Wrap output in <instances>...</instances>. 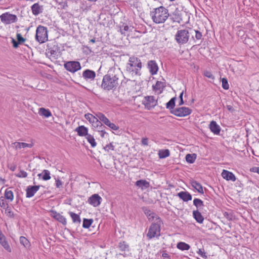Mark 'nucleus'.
I'll return each mask as SVG.
<instances>
[{"mask_svg":"<svg viewBox=\"0 0 259 259\" xmlns=\"http://www.w3.org/2000/svg\"><path fill=\"white\" fill-rule=\"evenodd\" d=\"M195 33V37L197 40H200L202 39V35L201 32L197 30H194Z\"/></svg>","mask_w":259,"mask_h":259,"instance_id":"obj_47","label":"nucleus"},{"mask_svg":"<svg viewBox=\"0 0 259 259\" xmlns=\"http://www.w3.org/2000/svg\"><path fill=\"white\" fill-rule=\"evenodd\" d=\"M16 36L17 41L20 45L22 44L25 41V39L22 36L20 33H17Z\"/></svg>","mask_w":259,"mask_h":259,"instance_id":"obj_49","label":"nucleus"},{"mask_svg":"<svg viewBox=\"0 0 259 259\" xmlns=\"http://www.w3.org/2000/svg\"><path fill=\"white\" fill-rule=\"evenodd\" d=\"M129 29V27L127 25L123 24L122 26L120 27V32L121 34H125V32L127 31Z\"/></svg>","mask_w":259,"mask_h":259,"instance_id":"obj_46","label":"nucleus"},{"mask_svg":"<svg viewBox=\"0 0 259 259\" xmlns=\"http://www.w3.org/2000/svg\"><path fill=\"white\" fill-rule=\"evenodd\" d=\"M0 244H1L3 247L8 252H11V248L6 240V237L5 239H3V240H0Z\"/></svg>","mask_w":259,"mask_h":259,"instance_id":"obj_35","label":"nucleus"},{"mask_svg":"<svg viewBox=\"0 0 259 259\" xmlns=\"http://www.w3.org/2000/svg\"><path fill=\"white\" fill-rule=\"evenodd\" d=\"M38 114L45 117H49L52 115L51 111L49 109L44 108H40L38 111Z\"/></svg>","mask_w":259,"mask_h":259,"instance_id":"obj_30","label":"nucleus"},{"mask_svg":"<svg viewBox=\"0 0 259 259\" xmlns=\"http://www.w3.org/2000/svg\"><path fill=\"white\" fill-rule=\"evenodd\" d=\"M96 116L98 117L100 120L112 130L117 131L119 129V127L117 125H115L114 123L111 122L103 113H98L96 114Z\"/></svg>","mask_w":259,"mask_h":259,"instance_id":"obj_10","label":"nucleus"},{"mask_svg":"<svg viewBox=\"0 0 259 259\" xmlns=\"http://www.w3.org/2000/svg\"><path fill=\"white\" fill-rule=\"evenodd\" d=\"M144 213L147 215L149 220L150 221H154L155 219L156 222L158 221V220H159L160 221H161L160 218L158 217V215L155 213H154V212L152 211L149 209H146L144 210Z\"/></svg>","mask_w":259,"mask_h":259,"instance_id":"obj_17","label":"nucleus"},{"mask_svg":"<svg viewBox=\"0 0 259 259\" xmlns=\"http://www.w3.org/2000/svg\"><path fill=\"white\" fill-rule=\"evenodd\" d=\"M101 120H99V119H97L95 122L92 124V125L96 128H97V130L98 131H99L101 128H105V126H104Z\"/></svg>","mask_w":259,"mask_h":259,"instance_id":"obj_37","label":"nucleus"},{"mask_svg":"<svg viewBox=\"0 0 259 259\" xmlns=\"http://www.w3.org/2000/svg\"><path fill=\"white\" fill-rule=\"evenodd\" d=\"M86 139H87L88 142L91 144L92 147H95L96 146L97 143L93 136L89 134L88 136H87Z\"/></svg>","mask_w":259,"mask_h":259,"instance_id":"obj_41","label":"nucleus"},{"mask_svg":"<svg viewBox=\"0 0 259 259\" xmlns=\"http://www.w3.org/2000/svg\"><path fill=\"white\" fill-rule=\"evenodd\" d=\"M142 144L143 145H148V139L147 138H143L141 141Z\"/></svg>","mask_w":259,"mask_h":259,"instance_id":"obj_59","label":"nucleus"},{"mask_svg":"<svg viewBox=\"0 0 259 259\" xmlns=\"http://www.w3.org/2000/svg\"><path fill=\"white\" fill-rule=\"evenodd\" d=\"M203 75L209 78H210V79H214V76L212 75V74L211 73V72L209 71H204V72H203Z\"/></svg>","mask_w":259,"mask_h":259,"instance_id":"obj_50","label":"nucleus"},{"mask_svg":"<svg viewBox=\"0 0 259 259\" xmlns=\"http://www.w3.org/2000/svg\"><path fill=\"white\" fill-rule=\"evenodd\" d=\"M96 76V73L94 71L86 69L82 73V77L86 80H93Z\"/></svg>","mask_w":259,"mask_h":259,"instance_id":"obj_16","label":"nucleus"},{"mask_svg":"<svg viewBox=\"0 0 259 259\" xmlns=\"http://www.w3.org/2000/svg\"><path fill=\"white\" fill-rule=\"evenodd\" d=\"M0 19L1 21L6 25L15 23L18 20L16 15L12 14L8 12L2 14L0 16Z\"/></svg>","mask_w":259,"mask_h":259,"instance_id":"obj_7","label":"nucleus"},{"mask_svg":"<svg viewBox=\"0 0 259 259\" xmlns=\"http://www.w3.org/2000/svg\"><path fill=\"white\" fill-rule=\"evenodd\" d=\"M169 151L168 149L159 151V156L160 158H164L169 155Z\"/></svg>","mask_w":259,"mask_h":259,"instance_id":"obj_43","label":"nucleus"},{"mask_svg":"<svg viewBox=\"0 0 259 259\" xmlns=\"http://www.w3.org/2000/svg\"><path fill=\"white\" fill-rule=\"evenodd\" d=\"M222 176L224 179L227 181L235 182L236 179L235 175L232 172L225 169L223 170Z\"/></svg>","mask_w":259,"mask_h":259,"instance_id":"obj_20","label":"nucleus"},{"mask_svg":"<svg viewBox=\"0 0 259 259\" xmlns=\"http://www.w3.org/2000/svg\"><path fill=\"white\" fill-rule=\"evenodd\" d=\"M209 127L210 131L213 133L214 135H219L221 131V127L218 125L216 121H211L209 125Z\"/></svg>","mask_w":259,"mask_h":259,"instance_id":"obj_18","label":"nucleus"},{"mask_svg":"<svg viewBox=\"0 0 259 259\" xmlns=\"http://www.w3.org/2000/svg\"><path fill=\"white\" fill-rule=\"evenodd\" d=\"M38 177L41 178L44 181H48L51 179L50 172L49 170L44 169L41 174H38Z\"/></svg>","mask_w":259,"mask_h":259,"instance_id":"obj_28","label":"nucleus"},{"mask_svg":"<svg viewBox=\"0 0 259 259\" xmlns=\"http://www.w3.org/2000/svg\"><path fill=\"white\" fill-rule=\"evenodd\" d=\"M165 87L164 82L160 81H157L156 84L152 86L153 91L157 92L160 91V93L161 92L163 88Z\"/></svg>","mask_w":259,"mask_h":259,"instance_id":"obj_27","label":"nucleus"},{"mask_svg":"<svg viewBox=\"0 0 259 259\" xmlns=\"http://www.w3.org/2000/svg\"><path fill=\"white\" fill-rule=\"evenodd\" d=\"M48 54H50L51 56H53L55 57V56L57 54V52L55 50H49V51L48 52Z\"/></svg>","mask_w":259,"mask_h":259,"instance_id":"obj_62","label":"nucleus"},{"mask_svg":"<svg viewBox=\"0 0 259 259\" xmlns=\"http://www.w3.org/2000/svg\"><path fill=\"white\" fill-rule=\"evenodd\" d=\"M69 214H70L72 221L74 223H78L80 224L81 222V219L80 218L79 215L73 212H69Z\"/></svg>","mask_w":259,"mask_h":259,"instance_id":"obj_33","label":"nucleus"},{"mask_svg":"<svg viewBox=\"0 0 259 259\" xmlns=\"http://www.w3.org/2000/svg\"><path fill=\"white\" fill-rule=\"evenodd\" d=\"M102 200V198L98 194H94L89 198L88 202L93 206L97 207L101 204Z\"/></svg>","mask_w":259,"mask_h":259,"instance_id":"obj_13","label":"nucleus"},{"mask_svg":"<svg viewBox=\"0 0 259 259\" xmlns=\"http://www.w3.org/2000/svg\"><path fill=\"white\" fill-rule=\"evenodd\" d=\"M16 177L18 178H26L27 177V173L24 170H20L19 172L16 174Z\"/></svg>","mask_w":259,"mask_h":259,"instance_id":"obj_48","label":"nucleus"},{"mask_svg":"<svg viewBox=\"0 0 259 259\" xmlns=\"http://www.w3.org/2000/svg\"><path fill=\"white\" fill-rule=\"evenodd\" d=\"M226 107L229 111H230L232 112L234 111V108H233V107L231 105H227Z\"/></svg>","mask_w":259,"mask_h":259,"instance_id":"obj_64","label":"nucleus"},{"mask_svg":"<svg viewBox=\"0 0 259 259\" xmlns=\"http://www.w3.org/2000/svg\"><path fill=\"white\" fill-rule=\"evenodd\" d=\"M222 88L225 90H228L229 88V85L228 82V80L226 78H222Z\"/></svg>","mask_w":259,"mask_h":259,"instance_id":"obj_44","label":"nucleus"},{"mask_svg":"<svg viewBox=\"0 0 259 259\" xmlns=\"http://www.w3.org/2000/svg\"><path fill=\"white\" fill-rule=\"evenodd\" d=\"M93 222V219H83L82 227L84 228H89Z\"/></svg>","mask_w":259,"mask_h":259,"instance_id":"obj_42","label":"nucleus"},{"mask_svg":"<svg viewBox=\"0 0 259 259\" xmlns=\"http://www.w3.org/2000/svg\"><path fill=\"white\" fill-rule=\"evenodd\" d=\"M21 146L22 148H31L33 146V144L22 142Z\"/></svg>","mask_w":259,"mask_h":259,"instance_id":"obj_58","label":"nucleus"},{"mask_svg":"<svg viewBox=\"0 0 259 259\" xmlns=\"http://www.w3.org/2000/svg\"><path fill=\"white\" fill-rule=\"evenodd\" d=\"M75 131L77 133V134L79 136H87L88 134V129L87 127H85L83 125H80L78 126L75 130Z\"/></svg>","mask_w":259,"mask_h":259,"instance_id":"obj_23","label":"nucleus"},{"mask_svg":"<svg viewBox=\"0 0 259 259\" xmlns=\"http://www.w3.org/2000/svg\"><path fill=\"white\" fill-rule=\"evenodd\" d=\"M143 104L145 105L146 109L150 110L157 105V101L155 100L154 96H148L145 97L143 101Z\"/></svg>","mask_w":259,"mask_h":259,"instance_id":"obj_11","label":"nucleus"},{"mask_svg":"<svg viewBox=\"0 0 259 259\" xmlns=\"http://www.w3.org/2000/svg\"><path fill=\"white\" fill-rule=\"evenodd\" d=\"M32 14L35 16H37L41 13L43 11V6H40L38 3H35L31 7Z\"/></svg>","mask_w":259,"mask_h":259,"instance_id":"obj_21","label":"nucleus"},{"mask_svg":"<svg viewBox=\"0 0 259 259\" xmlns=\"http://www.w3.org/2000/svg\"><path fill=\"white\" fill-rule=\"evenodd\" d=\"M177 196L185 202L191 200L192 199V195L187 191H181L178 193Z\"/></svg>","mask_w":259,"mask_h":259,"instance_id":"obj_19","label":"nucleus"},{"mask_svg":"<svg viewBox=\"0 0 259 259\" xmlns=\"http://www.w3.org/2000/svg\"><path fill=\"white\" fill-rule=\"evenodd\" d=\"M104 148L106 151L109 152L110 150H114V146L113 145L112 143H110L109 144L107 145Z\"/></svg>","mask_w":259,"mask_h":259,"instance_id":"obj_52","label":"nucleus"},{"mask_svg":"<svg viewBox=\"0 0 259 259\" xmlns=\"http://www.w3.org/2000/svg\"><path fill=\"white\" fill-rule=\"evenodd\" d=\"M182 10L177 8L171 14H169V17L173 22L180 23L182 21Z\"/></svg>","mask_w":259,"mask_h":259,"instance_id":"obj_12","label":"nucleus"},{"mask_svg":"<svg viewBox=\"0 0 259 259\" xmlns=\"http://www.w3.org/2000/svg\"><path fill=\"white\" fill-rule=\"evenodd\" d=\"M161 223V221H160L158 220V221L151 224L147 234V237L148 239H151L155 237L160 236V226Z\"/></svg>","mask_w":259,"mask_h":259,"instance_id":"obj_6","label":"nucleus"},{"mask_svg":"<svg viewBox=\"0 0 259 259\" xmlns=\"http://www.w3.org/2000/svg\"><path fill=\"white\" fill-rule=\"evenodd\" d=\"M64 68L68 71L75 73L81 69L80 64L78 61H68L64 64Z\"/></svg>","mask_w":259,"mask_h":259,"instance_id":"obj_9","label":"nucleus"},{"mask_svg":"<svg viewBox=\"0 0 259 259\" xmlns=\"http://www.w3.org/2000/svg\"><path fill=\"white\" fill-rule=\"evenodd\" d=\"M99 132H100L101 134H100V136L102 138H104L105 137V136L106 135H108V133H107L105 130H104V128H101L100 130H99V131H98Z\"/></svg>","mask_w":259,"mask_h":259,"instance_id":"obj_57","label":"nucleus"},{"mask_svg":"<svg viewBox=\"0 0 259 259\" xmlns=\"http://www.w3.org/2000/svg\"><path fill=\"white\" fill-rule=\"evenodd\" d=\"M130 79H124V80H122L121 82V84L120 85L123 88L125 87L126 86V83L128 82V81H130Z\"/></svg>","mask_w":259,"mask_h":259,"instance_id":"obj_60","label":"nucleus"},{"mask_svg":"<svg viewBox=\"0 0 259 259\" xmlns=\"http://www.w3.org/2000/svg\"><path fill=\"white\" fill-rule=\"evenodd\" d=\"M197 252L204 258H206L207 257L206 253L204 252V249H199Z\"/></svg>","mask_w":259,"mask_h":259,"instance_id":"obj_51","label":"nucleus"},{"mask_svg":"<svg viewBox=\"0 0 259 259\" xmlns=\"http://www.w3.org/2000/svg\"><path fill=\"white\" fill-rule=\"evenodd\" d=\"M55 181H56V186L57 188H60L62 187L63 185V182L60 180L58 178L56 179L55 178Z\"/></svg>","mask_w":259,"mask_h":259,"instance_id":"obj_54","label":"nucleus"},{"mask_svg":"<svg viewBox=\"0 0 259 259\" xmlns=\"http://www.w3.org/2000/svg\"><path fill=\"white\" fill-rule=\"evenodd\" d=\"M52 217L55 219L56 220H57L60 223H62L64 225H66L67 224V221L66 218L62 215L59 213H58L57 212L55 211H52Z\"/></svg>","mask_w":259,"mask_h":259,"instance_id":"obj_22","label":"nucleus"},{"mask_svg":"<svg viewBox=\"0 0 259 259\" xmlns=\"http://www.w3.org/2000/svg\"><path fill=\"white\" fill-rule=\"evenodd\" d=\"M191 184L193 188L196 190L198 192H199L200 194L204 193L203 187L199 183H198L196 181L192 180L191 182Z\"/></svg>","mask_w":259,"mask_h":259,"instance_id":"obj_26","label":"nucleus"},{"mask_svg":"<svg viewBox=\"0 0 259 259\" xmlns=\"http://www.w3.org/2000/svg\"><path fill=\"white\" fill-rule=\"evenodd\" d=\"M5 213L6 214V215L8 216V217L13 218L14 217L13 212L11 210V208H9L8 206L6 209Z\"/></svg>","mask_w":259,"mask_h":259,"instance_id":"obj_45","label":"nucleus"},{"mask_svg":"<svg viewBox=\"0 0 259 259\" xmlns=\"http://www.w3.org/2000/svg\"><path fill=\"white\" fill-rule=\"evenodd\" d=\"M224 215L229 221H232L233 219L232 215L228 212H225Z\"/></svg>","mask_w":259,"mask_h":259,"instance_id":"obj_53","label":"nucleus"},{"mask_svg":"<svg viewBox=\"0 0 259 259\" xmlns=\"http://www.w3.org/2000/svg\"><path fill=\"white\" fill-rule=\"evenodd\" d=\"M189 33L187 29L178 30L175 35V40L179 45L186 44L189 39Z\"/></svg>","mask_w":259,"mask_h":259,"instance_id":"obj_4","label":"nucleus"},{"mask_svg":"<svg viewBox=\"0 0 259 259\" xmlns=\"http://www.w3.org/2000/svg\"><path fill=\"white\" fill-rule=\"evenodd\" d=\"M22 142H15L13 143L14 147L16 149H21L22 148L21 146Z\"/></svg>","mask_w":259,"mask_h":259,"instance_id":"obj_56","label":"nucleus"},{"mask_svg":"<svg viewBox=\"0 0 259 259\" xmlns=\"http://www.w3.org/2000/svg\"><path fill=\"white\" fill-rule=\"evenodd\" d=\"M177 247L178 249L181 250H188L190 248V246L188 244L183 242H179L177 245Z\"/></svg>","mask_w":259,"mask_h":259,"instance_id":"obj_32","label":"nucleus"},{"mask_svg":"<svg viewBox=\"0 0 259 259\" xmlns=\"http://www.w3.org/2000/svg\"><path fill=\"white\" fill-rule=\"evenodd\" d=\"M5 205V200L2 197L0 198V206L1 207L4 206Z\"/></svg>","mask_w":259,"mask_h":259,"instance_id":"obj_63","label":"nucleus"},{"mask_svg":"<svg viewBox=\"0 0 259 259\" xmlns=\"http://www.w3.org/2000/svg\"><path fill=\"white\" fill-rule=\"evenodd\" d=\"M122 77V72L119 69L115 68L110 69L108 73L103 77L101 84L102 88L106 91L115 89L118 85L119 79Z\"/></svg>","mask_w":259,"mask_h":259,"instance_id":"obj_1","label":"nucleus"},{"mask_svg":"<svg viewBox=\"0 0 259 259\" xmlns=\"http://www.w3.org/2000/svg\"><path fill=\"white\" fill-rule=\"evenodd\" d=\"M20 242L25 248H29L30 246V243L28 240L24 236L20 237Z\"/></svg>","mask_w":259,"mask_h":259,"instance_id":"obj_38","label":"nucleus"},{"mask_svg":"<svg viewBox=\"0 0 259 259\" xmlns=\"http://www.w3.org/2000/svg\"><path fill=\"white\" fill-rule=\"evenodd\" d=\"M59 5H60L63 9H64L65 7H67L66 2H59Z\"/></svg>","mask_w":259,"mask_h":259,"instance_id":"obj_61","label":"nucleus"},{"mask_svg":"<svg viewBox=\"0 0 259 259\" xmlns=\"http://www.w3.org/2000/svg\"><path fill=\"white\" fill-rule=\"evenodd\" d=\"M196 158V155L195 154H188L186 156V160L189 163H193L194 162Z\"/></svg>","mask_w":259,"mask_h":259,"instance_id":"obj_36","label":"nucleus"},{"mask_svg":"<svg viewBox=\"0 0 259 259\" xmlns=\"http://www.w3.org/2000/svg\"><path fill=\"white\" fill-rule=\"evenodd\" d=\"M193 217L196 221V222L199 224L203 223L204 218L201 214V212L198 210H195L193 211Z\"/></svg>","mask_w":259,"mask_h":259,"instance_id":"obj_25","label":"nucleus"},{"mask_svg":"<svg viewBox=\"0 0 259 259\" xmlns=\"http://www.w3.org/2000/svg\"><path fill=\"white\" fill-rule=\"evenodd\" d=\"M5 197L10 201H12L14 199V195L13 192L11 190H8V189H6L5 192Z\"/></svg>","mask_w":259,"mask_h":259,"instance_id":"obj_39","label":"nucleus"},{"mask_svg":"<svg viewBox=\"0 0 259 259\" xmlns=\"http://www.w3.org/2000/svg\"><path fill=\"white\" fill-rule=\"evenodd\" d=\"M118 247L121 251L128 250L129 246L125 241L120 242Z\"/></svg>","mask_w":259,"mask_h":259,"instance_id":"obj_40","label":"nucleus"},{"mask_svg":"<svg viewBox=\"0 0 259 259\" xmlns=\"http://www.w3.org/2000/svg\"><path fill=\"white\" fill-rule=\"evenodd\" d=\"M84 117L91 123H92V124H93L97 119H99L97 116L95 117L90 113L85 114L84 115Z\"/></svg>","mask_w":259,"mask_h":259,"instance_id":"obj_34","label":"nucleus"},{"mask_svg":"<svg viewBox=\"0 0 259 259\" xmlns=\"http://www.w3.org/2000/svg\"><path fill=\"white\" fill-rule=\"evenodd\" d=\"M176 99V97L172 98L166 104V108L168 109L170 112L171 110L175 109V106Z\"/></svg>","mask_w":259,"mask_h":259,"instance_id":"obj_31","label":"nucleus"},{"mask_svg":"<svg viewBox=\"0 0 259 259\" xmlns=\"http://www.w3.org/2000/svg\"><path fill=\"white\" fill-rule=\"evenodd\" d=\"M135 185L141 188L142 190H144L149 188L150 186V184L145 180H140L136 182Z\"/></svg>","mask_w":259,"mask_h":259,"instance_id":"obj_24","label":"nucleus"},{"mask_svg":"<svg viewBox=\"0 0 259 259\" xmlns=\"http://www.w3.org/2000/svg\"><path fill=\"white\" fill-rule=\"evenodd\" d=\"M193 204L198 210H201L204 206L203 201L199 198H195L193 200Z\"/></svg>","mask_w":259,"mask_h":259,"instance_id":"obj_29","label":"nucleus"},{"mask_svg":"<svg viewBox=\"0 0 259 259\" xmlns=\"http://www.w3.org/2000/svg\"><path fill=\"white\" fill-rule=\"evenodd\" d=\"M12 43L14 48H17L20 45L17 40H16L14 38H12Z\"/></svg>","mask_w":259,"mask_h":259,"instance_id":"obj_55","label":"nucleus"},{"mask_svg":"<svg viewBox=\"0 0 259 259\" xmlns=\"http://www.w3.org/2000/svg\"><path fill=\"white\" fill-rule=\"evenodd\" d=\"M192 110L188 107H182L171 110V113L178 117H185L190 115Z\"/></svg>","mask_w":259,"mask_h":259,"instance_id":"obj_8","label":"nucleus"},{"mask_svg":"<svg viewBox=\"0 0 259 259\" xmlns=\"http://www.w3.org/2000/svg\"><path fill=\"white\" fill-rule=\"evenodd\" d=\"M48 38L47 28L41 25H39L36 30V40L39 43L42 44L47 41Z\"/></svg>","mask_w":259,"mask_h":259,"instance_id":"obj_5","label":"nucleus"},{"mask_svg":"<svg viewBox=\"0 0 259 259\" xmlns=\"http://www.w3.org/2000/svg\"><path fill=\"white\" fill-rule=\"evenodd\" d=\"M39 185L29 186L26 189V197L27 198L32 197L34 195L40 188Z\"/></svg>","mask_w":259,"mask_h":259,"instance_id":"obj_14","label":"nucleus"},{"mask_svg":"<svg viewBox=\"0 0 259 259\" xmlns=\"http://www.w3.org/2000/svg\"><path fill=\"white\" fill-rule=\"evenodd\" d=\"M150 16L153 21L156 24L163 23L169 16L168 10L163 6L154 9L150 12Z\"/></svg>","mask_w":259,"mask_h":259,"instance_id":"obj_2","label":"nucleus"},{"mask_svg":"<svg viewBox=\"0 0 259 259\" xmlns=\"http://www.w3.org/2000/svg\"><path fill=\"white\" fill-rule=\"evenodd\" d=\"M142 63L138 58L133 56L129 58L126 65V71L133 76L140 75Z\"/></svg>","mask_w":259,"mask_h":259,"instance_id":"obj_3","label":"nucleus"},{"mask_svg":"<svg viewBox=\"0 0 259 259\" xmlns=\"http://www.w3.org/2000/svg\"><path fill=\"white\" fill-rule=\"evenodd\" d=\"M148 68L152 75L157 74L158 70V66L154 60H150L148 62Z\"/></svg>","mask_w":259,"mask_h":259,"instance_id":"obj_15","label":"nucleus"}]
</instances>
